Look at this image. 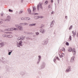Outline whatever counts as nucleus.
I'll return each instance as SVG.
<instances>
[{
    "label": "nucleus",
    "instance_id": "4468645a",
    "mask_svg": "<svg viewBox=\"0 0 78 78\" xmlns=\"http://www.w3.org/2000/svg\"><path fill=\"white\" fill-rule=\"evenodd\" d=\"M10 31H13L14 30L15 31H17V29L16 28H10Z\"/></svg>",
    "mask_w": 78,
    "mask_h": 78
},
{
    "label": "nucleus",
    "instance_id": "6ab92c4d",
    "mask_svg": "<svg viewBox=\"0 0 78 78\" xmlns=\"http://www.w3.org/2000/svg\"><path fill=\"white\" fill-rule=\"evenodd\" d=\"M36 23H32L29 24L30 27H33V26H36Z\"/></svg>",
    "mask_w": 78,
    "mask_h": 78
},
{
    "label": "nucleus",
    "instance_id": "4be33fe9",
    "mask_svg": "<svg viewBox=\"0 0 78 78\" xmlns=\"http://www.w3.org/2000/svg\"><path fill=\"white\" fill-rule=\"evenodd\" d=\"M7 37H9V38H12V35H8Z\"/></svg>",
    "mask_w": 78,
    "mask_h": 78
},
{
    "label": "nucleus",
    "instance_id": "72a5a7b5",
    "mask_svg": "<svg viewBox=\"0 0 78 78\" xmlns=\"http://www.w3.org/2000/svg\"><path fill=\"white\" fill-rule=\"evenodd\" d=\"M2 36L3 37H7L8 36V35L3 34L2 35Z\"/></svg>",
    "mask_w": 78,
    "mask_h": 78
},
{
    "label": "nucleus",
    "instance_id": "cd10ccee",
    "mask_svg": "<svg viewBox=\"0 0 78 78\" xmlns=\"http://www.w3.org/2000/svg\"><path fill=\"white\" fill-rule=\"evenodd\" d=\"M30 20V18L28 17H26V20Z\"/></svg>",
    "mask_w": 78,
    "mask_h": 78
},
{
    "label": "nucleus",
    "instance_id": "1a4fd4ad",
    "mask_svg": "<svg viewBox=\"0 0 78 78\" xmlns=\"http://www.w3.org/2000/svg\"><path fill=\"white\" fill-rule=\"evenodd\" d=\"M45 30L44 29H41L40 30V32L42 33V34H44V33L45 32Z\"/></svg>",
    "mask_w": 78,
    "mask_h": 78
},
{
    "label": "nucleus",
    "instance_id": "3c124183",
    "mask_svg": "<svg viewBox=\"0 0 78 78\" xmlns=\"http://www.w3.org/2000/svg\"><path fill=\"white\" fill-rule=\"evenodd\" d=\"M51 3H53V0H51Z\"/></svg>",
    "mask_w": 78,
    "mask_h": 78
},
{
    "label": "nucleus",
    "instance_id": "5701e85b",
    "mask_svg": "<svg viewBox=\"0 0 78 78\" xmlns=\"http://www.w3.org/2000/svg\"><path fill=\"white\" fill-rule=\"evenodd\" d=\"M28 12L29 14H30L31 13V10L30 9H28Z\"/></svg>",
    "mask_w": 78,
    "mask_h": 78
},
{
    "label": "nucleus",
    "instance_id": "6e6d98bb",
    "mask_svg": "<svg viewBox=\"0 0 78 78\" xmlns=\"http://www.w3.org/2000/svg\"><path fill=\"white\" fill-rule=\"evenodd\" d=\"M2 16H3V14L2 13L1 14Z\"/></svg>",
    "mask_w": 78,
    "mask_h": 78
},
{
    "label": "nucleus",
    "instance_id": "8fccbe9b",
    "mask_svg": "<svg viewBox=\"0 0 78 78\" xmlns=\"http://www.w3.org/2000/svg\"><path fill=\"white\" fill-rule=\"evenodd\" d=\"M65 19H67V16H65Z\"/></svg>",
    "mask_w": 78,
    "mask_h": 78
},
{
    "label": "nucleus",
    "instance_id": "a878e982",
    "mask_svg": "<svg viewBox=\"0 0 78 78\" xmlns=\"http://www.w3.org/2000/svg\"><path fill=\"white\" fill-rule=\"evenodd\" d=\"M21 20H26V17H22L21 18Z\"/></svg>",
    "mask_w": 78,
    "mask_h": 78
},
{
    "label": "nucleus",
    "instance_id": "a211bd4d",
    "mask_svg": "<svg viewBox=\"0 0 78 78\" xmlns=\"http://www.w3.org/2000/svg\"><path fill=\"white\" fill-rule=\"evenodd\" d=\"M8 51H9V53L8 54V55H11V53H12V50H8Z\"/></svg>",
    "mask_w": 78,
    "mask_h": 78
},
{
    "label": "nucleus",
    "instance_id": "f3484780",
    "mask_svg": "<svg viewBox=\"0 0 78 78\" xmlns=\"http://www.w3.org/2000/svg\"><path fill=\"white\" fill-rule=\"evenodd\" d=\"M20 74L22 76H24L25 75V72L23 71L20 72Z\"/></svg>",
    "mask_w": 78,
    "mask_h": 78
},
{
    "label": "nucleus",
    "instance_id": "2f4dec72",
    "mask_svg": "<svg viewBox=\"0 0 78 78\" xmlns=\"http://www.w3.org/2000/svg\"><path fill=\"white\" fill-rule=\"evenodd\" d=\"M56 58L55 57V58L53 59V61L54 62L56 63Z\"/></svg>",
    "mask_w": 78,
    "mask_h": 78
},
{
    "label": "nucleus",
    "instance_id": "393cba45",
    "mask_svg": "<svg viewBox=\"0 0 78 78\" xmlns=\"http://www.w3.org/2000/svg\"><path fill=\"white\" fill-rule=\"evenodd\" d=\"M72 34H73V36L74 37H75V35H76V34H75V33H74V31H73L72 32Z\"/></svg>",
    "mask_w": 78,
    "mask_h": 78
},
{
    "label": "nucleus",
    "instance_id": "49530a36",
    "mask_svg": "<svg viewBox=\"0 0 78 78\" xmlns=\"http://www.w3.org/2000/svg\"><path fill=\"white\" fill-rule=\"evenodd\" d=\"M42 27H44V25H41V28H42Z\"/></svg>",
    "mask_w": 78,
    "mask_h": 78
},
{
    "label": "nucleus",
    "instance_id": "c756f323",
    "mask_svg": "<svg viewBox=\"0 0 78 78\" xmlns=\"http://www.w3.org/2000/svg\"><path fill=\"white\" fill-rule=\"evenodd\" d=\"M72 28H73V26L71 25L70 27L69 28V30H72Z\"/></svg>",
    "mask_w": 78,
    "mask_h": 78
},
{
    "label": "nucleus",
    "instance_id": "f8f14e48",
    "mask_svg": "<svg viewBox=\"0 0 78 78\" xmlns=\"http://www.w3.org/2000/svg\"><path fill=\"white\" fill-rule=\"evenodd\" d=\"M24 38L25 37H23V36H21L18 38V40H19V41L20 40H23Z\"/></svg>",
    "mask_w": 78,
    "mask_h": 78
},
{
    "label": "nucleus",
    "instance_id": "f03ea898",
    "mask_svg": "<svg viewBox=\"0 0 78 78\" xmlns=\"http://www.w3.org/2000/svg\"><path fill=\"white\" fill-rule=\"evenodd\" d=\"M22 41H20L19 42L17 41H16V45L17 47H20V46H22Z\"/></svg>",
    "mask_w": 78,
    "mask_h": 78
},
{
    "label": "nucleus",
    "instance_id": "79ce46f5",
    "mask_svg": "<svg viewBox=\"0 0 78 78\" xmlns=\"http://www.w3.org/2000/svg\"><path fill=\"white\" fill-rule=\"evenodd\" d=\"M5 33H7V34L9 33V34H12V32H5Z\"/></svg>",
    "mask_w": 78,
    "mask_h": 78
},
{
    "label": "nucleus",
    "instance_id": "de8ad7c7",
    "mask_svg": "<svg viewBox=\"0 0 78 78\" xmlns=\"http://www.w3.org/2000/svg\"><path fill=\"white\" fill-rule=\"evenodd\" d=\"M60 58H62V57H63V56H62V55H60Z\"/></svg>",
    "mask_w": 78,
    "mask_h": 78
},
{
    "label": "nucleus",
    "instance_id": "9d476101",
    "mask_svg": "<svg viewBox=\"0 0 78 78\" xmlns=\"http://www.w3.org/2000/svg\"><path fill=\"white\" fill-rule=\"evenodd\" d=\"M75 59V56H73L71 58V60H70V62L72 63H73V62H74V60Z\"/></svg>",
    "mask_w": 78,
    "mask_h": 78
},
{
    "label": "nucleus",
    "instance_id": "aec40b11",
    "mask_svg": "<svg viewBox=\"0 0 78 78\" xmlns=\"http://www.w3.org/2000/svg\"><path fill=\"white\" fill-rule=\"evenodd\" d=\"M33 12H36V7L35 6L33 7Z\"/></svg>",
    "mask_w": 78,
    "mask_h": 78
},
{
    "label": "nucleus",
    "instance_id": "412c9836",
    "mask_svg": "<svg viewBox=\"0 0 78 78\" xmlns=\"http://www.w3.org/2000/svg\"><path fill=\"white\" fill-rule=\"evenodd\" d=\"M68 51L71 52V51H72V48H69L68 49Z\"/></svg>",
    "mask_w": 78,
    "mask_h": 78
},
{
    "label": "nucleus",
    "instance_id": "bb28decb",
    "mask_svg": "<svg viewBox=\"0 0 78 78\" xmlns=\"http://www.w3.org/2000/svg\"><path fill=\"white\" fill-rule=\"evenodd\" d=\"M68 40L69 41H72V37L70 35L69 36Z\"/></svg>",
    "mask_w": 78,
    "mask_h": 78
},
{
    "label": "nucleus",
    "instance_id": "13d9d810",
    "mask_svg": "<svg viewBox=\"0 0 78 78\" xmlns=\"http://www.w3.org/2000/svg\"><path fill=\"white\" fill-rule=\"evenodd\" d=\"M0 78H1V76H0Z\"/></svg>",
    "mask_w": 78,
    "mask_h": 78
},
{
    "label": "nucleus",
    "instance_id": "37998d69",
    "mask_svg": "<svg viewBox=\"0 0 78 78\" xmlns=\"http://www.w3.org/2000/svg\"><path fill=\"white\" fill-rule=\"evenodd\" d=\"M65 50H65V48H63L62 50V51H65Z\"/></svg>",
    "mask_w": 78,
    "mask_h": 78
},
{
    "label": "nucleus",
    "instance_id": "09e8293b",
    "mask_svg": "<svg viewBox=\"0 0 78 78\" xmlns=\"http://www.w3.org/2000/svg\"><path fill=\"white\" fill-rule=\"evenodd\" d=\"M51 7V5H49L48 6V8H50Z\"/></svg>",
    "mask_w": 78,
    "mask_h": 78
},
{
    "label": "nucleus",
    "instance_id": "7c9ffc66",
    "mask_svg": "<svg viewBox=\"0 0 78 78\" xmlns=\"http://www.w3.org/2000/svg\"><path fill=\"white\" fill-rule=\"evenodd\" d=\"M19 26H20V25H18V24H16L15 25V27H17V28H19Z\"/></svg>",
    "mask_w": 78,
    "mask_h": 78
},
{
    "label": "nucleus",
    "instance_id": "4c0bfd02",
    "mask_svg": "<svg viewBox=\"0 0 78 78\" xmlns=\"http://www.w3.org/2000/svg\"><path fill=\"white\" fill-rule=\"evenodd\" d=\"M32 14H33V15H38V13H32Z\"/></svg>",
    "mask_w": 78,
    "mask_h": 78
},
{
    "label": "nucleus",
    "instance_id": "f257e3e1",
    "mask_svg": "<svg viewBox=\"0 0 78 78\" xmlns=\"http://www.w3.org/2000/svg\"><path fill=\"white\" fill-rule=\"evenodd\" d=\"M45 66H46V64L44 62H42L40 66L39 67V70H42V69H44L45 67Z\"/></svg>",
    "mask_w": 78,
    "mask_h": 78
},
{
    "label": "nucleus",
    "instance_id": "c9c22d12",
    "mask_svg": "<svg viewBox=\"0 0 78 78\" xmlns=\"http://www.w3.org/2000/svg\"><path fill=\"white\" fill-rule=\"evenodd\" d=\"M55 58L57 59L58 61H60V59L57 56H55Z\"/></svg>",
    "mask_w": 78,
    "mask_h": 78
},
{
    "label": "nucleus",
    "instance_id": "dca6fc26",
    "mask_svg": "<svg viewBox=\"0 0 78 78\" xmlns=\"http://www.w3.org/2000/svg\"><path fill=\"white\" fill-rule=\"evenodd\" d=\"M73 55H75V54H76V51H75V48H73Z\"/></svg>",
    "mask_w": 78,
    "mask_h": 78
},
{
    "label": "nucleus",
    "instance_id": "603ef678",
    "mask_svg": "<svg viewBox=\"0 0 78 78\" xmlns=\"http://www.w3.org/2000/svg\"><path fill=\"white\" fill-rule=\"evenodd\" d=\"M3 23V22L2 21H0V23Z\"/></svg>",
    "mask_w": 78,
    "mask_h": 78
},
{
    "label": "nucleus",
    "instance_id": "f704fd0d",
    "mask_svg": "<svg viewBox=\"0 0 78 78\" xmlns=\"http://www.w3.org/2000/svg\"><path fill=\"white\" fill-rule=\"evenodd\" d=\"M66 45H67V46H69V43L68 42H66Z\"/></svg>",
    "mask_w": 78,
    "mask_h": 78
},
{
    "label": "nucleus",
    "instance_id": "9b49d317",
    "mask_svg": "<svg viewBox=\"0 0 78 78\" xmlns=\"http://www.w3.org/2000/svg\"><path fill=\"white\" fill-rule=\"evenodd\" d=\"M54 23H55L54 20H53L51 22V25H50L51 28H52V27H53V25H54Z\"/></svg>",
    "mask_w": 78,
    "mask_h": 78
},
{
    "label": "nucleus",
    "instance_id": "7ed1b4c3",
    "mask_svg": "<svg viewBox=\"0 0 78 78\" xmlns=\"http://www.w3.org/2000/svg\"><path fill=\"white\" fill-rule=\"evenodd\" d=\"M39 8H41V9H43V7H42V3H41V2H40L39 3V4H38L37 5V9L38 11H39Z\"/></svg>",
    "mask_w": 78,
    "mask_h": 78
},
{
    "label": "nucleus",
    "instance_id": "a18cd8bd",
    "mask_svg": "<svg viewBox=\"0 0 78 78\" xmlns=\"http://www.w3.org/2000/svg\"><path fill=\"white\" fill-rule=\"evenodd\" d=\"M55 13V12L53 11L52 12H51V14H54Z\"/></svg>",
    "mask_w": 78,
    "mask_h": 78
},
{
    "label": "nucleus",
    "instance_id": "0eeeda50",
    "mask_svg": "<svg viewBox=\"0 0 78 78\" xmlns=\"http://www.w3.org/2000/svg\"><path fill=\"white\" fill-rule=\"evenodd\" d=\"M11 19V17L10 16H8L7 17V19H5V20H4V21H7V22H9L10 21V20Z\"/></svg>",
    "mask_w": 78,
    "mask_h": 78
},
{
    "label": "nucleus",
    "instance_id": "b1692460",
    "mask_svg": "<svg viewBox=\"0 0 78 78\" xmlns=\"http://www.w3.org/2000/svg\"><path fill=\"white\" fill-rule=\"evenodd\" d=\"M5 31H11L10 28H8L5 30Z\"/></svg>",
    "mask_w": 78,
    "mask_h": 78
},
{
    "label": "nucleus",
    "instance_id": "2eb2a0df",
    "mask_svg": "<svg viewBox=\"0 0 78 78\" xmlns=\"http://www.w3.org/2000/svg\"><path fill=\"white\" fill-rule=\"evenodd\" d=\"M5 46V43L3 42H2L1 43H0V48H2L3 47Z\"/></svg>",
    "mask_w": 78,
    "mask_h": 78
},
{
    "label": "nucleus",
    "instance_id": "c03bdc74",
    "mask_svg": "<svg viewBox=\"0 0 78 78\" xmlns=\"http://www.w3.org/2000/svg\"><path fill=\"white\" fill-rule=\"evenodd\" d=\"M61 55H62V56H64V54L62 53V54Z\"/></svg>",
    "mask_w": 78,
    "mask_h": 78
},
{
    "label": "nucleus",
    "instance_id": "6e6552de",
    "mask_svg": "<svg viewBox=\"0 0 78 78\" xmlns=\"http://www.w3.org/2000/svg\"><path fill=\"white\" fill-rule=\"evenodd\" d=\"M19 25H20V26H25V25H28V23H20Z\"/></svg>",
    "mask_w": 78,
    "mask_h": 78
},
{
    "label": "nucleus",
    "instance_id": "ea45409f",
    "mask_svg": "<svg viewBox=\"0 0 78 78\" xmlns=\"http://www.w3.org/2000/svg\"><path fill=\"white\" fill-rule=\"evenodd\" d=\"M9 12H13L12 10H11L10 9H9Z\"/></svg>",
    "mask_w": 78,
    "mask_h": 78
},
{
    "label": "nucleus",
    "instance_id": "39448f33",
    "mask_svg": "<svg viewBox=\"0 0 78 78\" xmlns=\"http://www.w3.org/2000/svg\"><path fill=\"white\" fill-rule=\"evenodd\" d=\"M71 71V68L70 66H69L67 69L65 71L66 73H69V72Z\"/></svg>",
    "mask_w": 78,
    "mask_h": 78
},
{
    "label": "nucleus",
    "instance_id": "a19ab883",
    "mask_svg": "<svg viewBox=\"0 0 78 78\" xmlns=\"http://www.w3.org/2000/svg\"><path fill=\"white\" fill-rule=\"evenodd\" d=\"M23 12V11L22 10H20V12H19V14H22Z\"/></svg>",
    "mask_w": 78,
    "mask_h": 78
},
{
    "label": "nucleus",
    "instance_id": "5fc2aeb1",
    "mask_svg": "<svg viewBox=\"0 0 78 78\" xmlns=\"http://www.w3.org/2000/svg\"><path fill=\"white\" fill-rule=\"evenodd\" d=\"M23 0H21V2L22 3V2H23Z\"/></svg>",
    "mask_w": 78,
    "mask_h": 78
},
{
    "label": "nucleus",
    "instance_id": "423d86ee",
    "mask_svg": "<svg viewBox=\"0 0 78 78\" xmlns=\"http://www.w3.org/2000/svg\"><path fill=\"white\" fill-rule=\"evenodd\" d=\"M38 61L37 62V64H39V62L41 61V55H38Z\"/></svg>",
    "mask_w": 78,
    "mask_h": 78
},
{
    "label": "nucleus",
    "instance_id": "58836bf2",
    "mask_svg": "<svg viewBox=\"0 0 78 78\" xmlns=\"http://www.w3.org/2000/svg\"><path fill=\"white\" fill-rule=\"evenodd\" d=\"M35 34L36 35H39V33L38 32H36L35 33Z\"/></svg>",
    "mask_w": 78,
    "mask_h": 78
},
{
    "label": "nucleus",
    "instance_id": "c85d7f7f",
    "mask_svg": "<svg viewBox=\"0 0 78 78\" xmlns=\"http://www.w3.org/2000/svg\"><path fill=\"white\" fill-rule=\"evenodd\" d=\"M39 19L40 18L41 19H42V18H44V16H37Z\"/></svg>",
    "mask_w": 78,
    "mask_h": 78
},
{
    "label": "nucleus",
    "instance_id": "e433bc0d",
    "mask_svg": "<svg viewBox=\"0 0 78 78\" xmlns=\"http://www.w3.org/2000/svg\"><path fill=\"white\" fill-rule=\"evenodd\" d=\"M48 2L47 1H46L44 2V5H47L48 4Z\"/></svg>",
    "mask_w": 78,
    "mask_h": 78
},
{
    "label": "nucleus",
    "instance_id": "20e7f679",
    "mask_svg": "<svg viewBox=\"0 0 78 78\" xmlns=\"http://www.w3.org/2000/svg\"><path fill=\"white\" fill-rule=\"evenodd\" d=\"M48 40H44L42 41L41 44L42 45H46L47 44V43H48Z\"/></svg>",
    "mask_w": 78,
    "mask_h": 78
},
{
    "label": "nucleus",
    "instance_id": "864d4df0",
    "mask_svg": "<svg viewBox=\"0 0 78 78\" xmlns=\"http://www.w3.org/2000/svg\"><path fill=\"white\" fill-rule=\"evenodd\" d=\"M57 2H58V3H59V0H57Z\"/></svg>",
    "mask_w": 78,
    "mask_h": 78
},
{
    "label": "nucleus",
    "instance_id": "4d7b16f0",
    "mask_svg": "<svg viewBox=\"0 0 78 78\" xmlns=\"http://www.w3.org/2000/svg\"><path fill=\"white\" fill-rule=\"evenodd\" d=\"M55 6L56 7V5L55 4Z\"/></svg>",
    "mask_w": 78,
    "mask_h": 78
},
{
    "label": "nucleus",
    "instance_id": "ddd939ff",
    "mask_svg": "<svg viewBox=\"0 0 78 78\" xmlns=\"http://www.w3.org/2000/svg\"><path fill=\"white\" fill-rule=\"evenodd\" d=\"M18 29L20 31H23V27L21 26H19Z\"/></svg>",
    "mask_w": 78,
    "mask_h": 78
},
{
    "label": "nucleus",
    "instance_id": "473e14b6",
    "mask_svg": "<svg viewBox=\"0 0 78 78\" xmlns=\"http://www.w3.org/2000/svg\"><path fill=\"white\" fill-rule=\"evenodd\" d=\"M39 16H34V18L35 19H39V18H38V17Z\"/></svg>",
    "mask_w": 78,
    "mask_h": 78
}]
</instances>
